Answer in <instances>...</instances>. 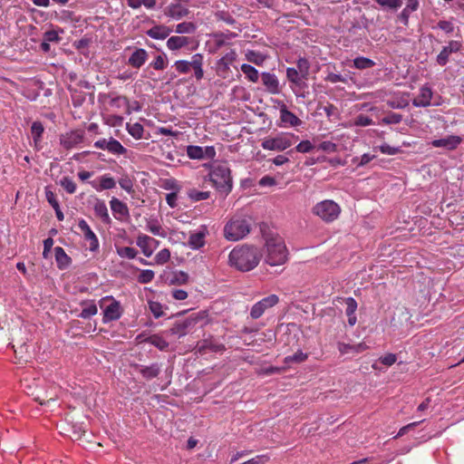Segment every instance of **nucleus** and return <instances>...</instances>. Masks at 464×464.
<instances>
[{
    "mask_svg": "<svg viewBox=\"0 0 464 464\" xmlns=\"http://www.w3.org/2000/svg\"><path fill=\"white\" fill-rule=\"evenodd\" d=\"M262 257L258 247L250 245H243L235 247L229 254L230 265L242 272L254 269Z\"/></svg>",
    "mask_w": 464,
    "mask_h": 464,
    "instance_id": "f257e3e1",
    "label": "nucleus"
},
{
    "mask_svg": "<svg viewBox=\"0 0 464 464\" xmlns=\"http://www.w3.org/2000/svg\"><path fill=\"white\" fill-rule=\"evenodd\" d=\"M251 218L242 214L232 216L224 226V237L228 241H238L245 238L251 231Z\"/></svg>",
    "mask_w": 464,
    "mask_h": 464,
    "instance_id": "f03ea898",
    "label": "nucleus"
},
{
    "mask_svg": "<svg viewBox=\"0 0 464 464\" xmlns=\"http://www.w3.org/2000/svg\"><path fill=\"white\" fill-rule=\"evenodd\" d=\"M266 262L272 266H280L286 262L288 251L284 239L276 235L266 239Z\"/></svg>",
    "mask_w": 464,
    "mask_h": 464,
    "instance_id": "7ed1b4c3",
    "label": "nucleus"
},
{
    "mask_svg": "<svg viewBox=\"0 0 464 464\" xmlns=\"http://www.w3.org/2000/svg\"><path fill=\"white\" fill-rule=\"evenodd\" d=\"M209 179L218 191L227 195L233 186L230 169L226 164L215 163L211 165Z\"/></svg>",
    "mask_w": 464,
    "mask_h": 464,
    "instance_id": "20e7f679",
    "label": "nucleus"
},
{
    "mask_svg": "<svg viewBox=\"0 0 464 464\" xmlns=\"http://www.w3.org/2000/svg\"><path fill=\"white\" fill-rule=\"evenodd\" d=\"M312 213L325 223L335 221L341 214V207L331 199H324L312 208Z\"/></svg>",
    "mask_w": 464,
    "mask_h": 464,
    "instance_id": "39448f33",
    "label": "nucleus"
},
{
    "mask_svg": "<svg viewBox=\"0 0 464 464\" xmlns=\"http://www.w3.org/2000/svg\"><path fill=\"white\" fill-rule=\"evenodd\" d=\"M298 136L292 132H280L275 137L265 138L261 147L266 150L283 151L298 140Z\"/></svg>",
    "mask_w": 464,
    "mask_h": 464,
    "instance_id": "423d86ee",
    "label": "nucleus"
},
{
    "mask_svg": "<svg viewBox=\"0 0 464 464\" xmlns=\"http://www.w3.org/2000/svg\"><path fill=\"white\" fill-rule=\"evenodd\" d=\"M204 57L201 53H195L191 57V61L179 60L174 63V67L179 73L187 74L191 70L194 71V77L197 81H200L204 77L203 71Z\"/></svg>",
    "mask_w": 464,
    "mask_h": 464,
    "instance_id": "0eeeda50",
    "label": "nucleus"
},
{
    "mask_svg": "<svg viewBox=\"0 0 464 464\" xmlns=\"http://www.w3.org/2000/svg\"><path fill=\"white\" fill-rule=\"evenodd\" d=\"M100 307L103 312V322L118 320L122 314V308L120 302L112 296H105L100 300Z\"/></svg>",
    "mask_w": 464,
    "mask_h": 464,
    "instance_id": "6e6552de",
    "label": "nucleus"
},
{
    "mask_svg": "<svg viewBox=\"0 0 464 464\" xmlns=\"http://www.w3.org/2000/svg\"><path fill=\"white\" fill-rule=\"evenodd\" d=\"M237 54L235 50H230L222 56L216 63V72L222 79H227L231 71L230 65L237 60Z\"/></svg>",
    "mask_w": 464,
    "mask_h": 464,
    "instance_id": "1a4fd4ad",
    "label": "nucleus"
},
{
    "mask_svg": "<svg viewBox=\"0 0 464 464\" xmlns=\"http://www.w3.org/2000/svg\"><path fill=\"white\" fill-rule=\"evenodd\" d=\"M188 0H174L166 7L165 14L175 20H179L188 14Z\"/></svg>",
    "mask_w": 464,
    "mask_h": 464,
    "instance_id": "9d476101",
    "label": "nucleus"
},
{
    "mask_svg": "<svg viewBox=\"0 0 464 464\" xmlns=\"http://www.w3.org/2000/svg\"><path fill=\"white\" fill-rule=\"evenodd\" d=\"M278 297L276 295H271L261 301L255 304L251 309L250 315L253 319H257L263 315L267 308H270L276 304Z\"/></svg>",
    "mask_w": 464,
    "mask_h": 464,
    "instance_id": "9b49d317",
    "label": "nucleus"
},
{
    "mask_svg": "<svg viewBox=\"0 0 464 464\" xmlns=\"http://www.w3.org/2000/svg\"><path fill=\"white\" fill-rule=\"evenodd\" d=\"M277 103L279 105L280 121L284 127H298L302 124V121L290 111L283 102L278 101Z\"/></svg>",
    "mask_w": 464,
    "mask_h": 464,
    "instance_id": "f8f14e48",
    "label": "nucleus"
},
{
    "mask_svg": "<svg viewBox=\"0 0 464 464\" xmlns=\"http://www.w3.org/2000/svg\"><path fill=\"white\" fill-rule=\"evenodd\" d=\"M78 227L83 235L84 239L89 242V249L92 252L99 248V240L94 232L84 219L78 222Z\"/></svg>",
    "mask_w": 464,
    "mask_h": 464,
    "instance_id": "ddd939ff",
    "label": "nucleus"
},
{
    "mask_svg": "<svg viewBox=\"0 0 464 464\" xmlns=\"http://www.w3.org/2000/svg\"><path fill=\"white\" fill-rule=\"evenodd\" d=\"M89 184L93 189L98 192L114 188L116 187V180L110 176V174H103L97 177L95 179L91 180Z\"/></svg>",
    "mask_w": 464,
    "mask_h": 464,
    "instance_id": "4468645a",
    "label": "nucleus"
},
{
    "mask_svg": "<svg viewBox=\"0 0 464 464\" xmlns=\"http://www.w3.org/2000/svg\"><path fill=\"white\" fill-rule=\"evenodd\" d=\"M462 141V139L457 135H450L446 138L433 140L431 145L434 148H445L447 150H455Z\"/></svg>",
    "mask_w": 464,
    "mask_h": 464,
    "instance_id": "2eb2a0df",
    "label": "nucleus"
},
{
    "mask_svg": "<svg viewBox=\"0 0 464 464\" xmlns=\"http://www.w3.org/2000/svg\"><path fill=\"white\" fill-rule=\"evenodd\" d=\"M149 58V53L145 49L136 48L128 59V64L134 68L140 69L145 64Z\"/></svg>",
    "mask_w": 464,
    "mask_h": 464,
    "instance_id": "dca6fc26",
    "label": "nucleus"
},
{
    "mask_svg": "<svg viewBox=\"0 0 464 464\" xmlns=\"http://www.w3.org/2000/svg\"><path fill=\"white\" fill-rule=\"evenodd\" d=\"M432 96L433 92L431 88L427 84L423 85L420 87L418 96L412 101V104L415 107H428L430 105Z\"/></svg>",
    "mask_w": 464,
    "mask_h": 464,
    "instance_id": "f3484780",
    "label": "nucleus"
},
{
    "mask_svg": "<svg viewBox=\"0 0 464 464\" xmlns=\"http://www.w3.org/2000/svg\"><path fill=\"white\" fill-rule=\"evenodd\" d=\"M195 349L197 353L205 354L208 351L212 353L222 352L225 350V346L210 340H203L202 342L198 343Z\"/></svg>",
    "mask_w": 464,
    "mask_h": 464,
    "instance_id": "a211bd4d",
    "label": "nucleus"
},
{
    "mask_svg": "<svg viewBox=\"0 0 464 464\" xmlns=\"http://www.w3.org/2000/svg\"><path fill=\"white\" fill-rule=\"evenodd\" d=\"M208 234L206 227H201L197 231L190 234L188 246L193 249H198L205 245V238Z\"/></svg>",
    "mask_w": 464,
    "mask_h": 464,
    "instance_id": "6ab92c4d",
    "label": "nucleus"
},
{
    "mask_svg": "<svg viewBox=\"0 0 464 464\" xmlns=\"http://www.w3.org/2000/svg\"><path fill=\"white\" fill-rule=\"evenodd\" d=\"M263 84L266 91L272 94L280 92L279 81L277 77L270 72H263L261 74Z\"/></svg>",
    "mask_w": 464,
    "mask_h": 464,
    "instance_id": "aec40b11",
    "label": "nucleus"
},
{
    "mask_svg": "<svg viewBox=\"0 0 464 464\" xmlns=\"http://www.w3.org/2000/svg\"><path fill=\"white\" fill-rule=\"evenodd\" d=\"M191 324L192 321L189 319L178 321L168 330V333L179 338L183 337L187 334L188 329Z\"/></svg>",
    "mask_w": 464,
    "mask_h": 464,
    "instance_id": "412c9836",
    "label": "nucleus"
},
{
    "mask_svg": "<svg viewBox=\"0 0 464 464\" xmlns=\"http://www.w3.org/2000/svg\"><path fill=\"white\" fill-rule=\"evenodd\" d=\"M171 32L172 29L169 27L163 24H159L149 29L146 34L152 39L164 40L171 34Z\"/></svg>",
    "mask_w": 464,
    "mask_h": 464,
    "instance_id": "4be33fe9",
    "label": "nucleus"
},
{
    "mask_svg": "<svg viewBox=\"0 0 464 464\" xmlns=\"http://www.w3.org/2000/svg\"><path fill=\"white\" fill-rule=\"evenodd\" d=\"M369 348V345L366 342H362L357 344H349L344 343H338V350L341 354H346L349 353H360Z\"/></svg>",
    "mask_w": 464,
    "mask_h": 464,
    "instance_id": "5701e85b",
    "label": "nucleus"
},
{
    "mask_svg": "<svg viewBox=\"0 0 464 464\" xmlns=\"http://www.w3.org/2000/svg\"><path fill=\"white\" fill-rule=\"evenodd\" d=\"M54 255H55V260H56V263H57V266L60 268V269H65L67 268L71 262H72V259L71 257L65 253L64 249L61 246H56L54 248Z\"/></svg>",
    "mask_w": 464,
    "mask_h": 464,
    "instance_id": "b1692460",
    "label": "nucleus"
},
{
    "mask_svg": "<svg viewBox=\"0 0 464 464\" xmlns=\"http://www.w3.org/2000/svg\"><path fill=\"white\" fill-rule=\"evenodd\" d=\"M95 216L98 217L102 222L109 224L111 218L108 213V208L103 200L98 199L93 207Z\"/></svg>",
    "mask_w": 464,
    "mask_h": 464,
    "instance_id": "393cba45",
    "label": "nucleus"
},
{
    "mask_svg": "<svg viewBox=\"0 0 464 464\" xmlns=\"http://www.w3.org/2000/svg\"><path fill=\"white\" fill-rule=\"evenodd\" d=\"M344 303L346 304L345 314L348 317V324L351 326H353L357 322V318L355 315V311L357 309V303L352 297L346 298L344 300Z\"/></svg>",
    "mask_w": 464,
    "mask_h": 464,
    "instance_id": "a878e982",
    "label": "nucleus"
},
{
    "mask_svg": "<svg viewBox=\"0 0 464 464\" xmlns=\"http://www.w3.org/2000/svg\"><path fill=\"white\" fill-rule=\"evenodd\" d=\"M111 209L114 216L119 215L120 217L129 216V208L125 203L116 198H112L110 201Z\"/></svg>",
    "mask_w": 464,
    "mask_h": 464,
    "instance_id": "bb28decb",
    "label": "nucleus"
},
{
    "mask_svg": "<svg viewBox=\"0 0 464 464\" xmlns=\"http://www.w3.org/2000/svg\"><path fill=\"white\" fill-rule=\"evenodd\" d=\"M149 240H150V236L145 235V234L138 235L137 239H136L137 246L141 249L142 254L146 257H150L152 256L151 245Z\"/></svg>",
    "mask_w": 464,
    "mask_h": 464,
    "instance_id": "cd10ccee",
    "label": "nucleus"
},
{
    "mask_svg": "<svg viewBox=\"0 0 464 464\" xmlns=\"http://www.w3.org/2000/svg\"><path fill=\"white\" fill-rule=\"evenodd\" d=\"M188 43V38L186 36H171L167 41V47L171 51H176L187 46Z\"/></svg>",
    "mask_w": 464,
    "mask_h": 464,
    "instance_id": "c85d7f7f",
    "label": "nucleus"
},
{
    "mask_svg": "<svg viewBox=\"0 0 464 464\" xmlns=\"http://www.w3.org/2000/svg\"><path fill=\"white\" fill-rule=\"evenodd\" d=\"M160 365L159 363H152L149 366H140V372L142 377L147 380H151L157 377L160 372Z\"/></svg>",
    "mask_w": 464,
    "mask_h": 464,
    "instance_id": "c756f323",
    "label": "nucleus"
},
{
    "mask_svg": "<svg viewBox=\"0 0 464 464\" xmlns=\"http://www.w3.org/2000/svg\"><path fill=\"white\" fill-rule=\"evenodd\" d=\"M146 229L155 236H159V237H166V233L164 231L162 226L160 225L159 220L156 218H150L147 220Z\"/></svg>",
    "mask_w": 464,
    "mask_h": 464,
    "instance_id": "7c9ffc66",
    "label": "nucleus"
},
{
    "mask_svg": "<svg viewBox=\"0 0 464 464\" xmlns=\"http://www.w3.org/2000/svg\"><path fill=\"white\" fill-rule=\"evenodd\" d=\"M82 137L77 132H72L62 139L61 143L65 149H72L81 142Z\"/></svg>",
    "mask_w": 464,
    "mask_h": 464,
    "instance_id": "2f4dec72",
    "label": "nucleus"
},
{
    "mask_svg": "<svg viewBox=\"0 0 464 464\" xmlns=\"http://www.w3.org/2000/svg\"><path fill=\"white\" fill-rule=\"evenodd\" d=\"M107 151L113 155H124L127 152V149L119 140L111 137Z\"/></svg>",
    "mask_w": 464,
    "mask_h": 464,
    "instance_id": "473e14b6",
    "label": "nucleus"
},
{
    "mask_svg": "<svg viewBox=\"0 0 464 464\" xmlns=\"http://www.w3.org/2000/svg\"><path fill=\"white\" fill-rule=\"evenodd\" d=\"M375 65V62L363 57V56H358L353 59V66L358 70H366L372 68Z\"/></svg>",
    "mask_w": 464,
    "mask_h": 464,
    "instance_id": "72a5a7b5",
    "label": "nucleus"
},
{
    "mask_svg": "<svg viewBox=\"0 0 464 464\" xmlns=\"http://www.w3.org/2000/svg\"><path fill=\"white\" fill-rule=\"evenodd\" d=\"M170 285H183L188 281V275L182 271H175L171 274L170 277L168 278Z\"/></svg>",
    "mask_w": 464,
    "mask_h": 464,
    "instance_id": "f704fd0d",
    "label": "nucleus"
},
{
    "mask_svg": "<svg viewBox=\"0 0 464 464\" xmlns=\"http://www.w3.org/2000/svg\"><path fill=\"white\" fill-rule=\"evenodd\" d=\"M241 71L246 75V78L252 82H256L259 79L258 71L250 64L244 63L241 65Z\"/></svg>",
    "mask_w": 464,
    "mask_h": 464,
    "instance_id": "c9c22d12",
    "label": "nucleus"
},
{
    "mask_svg": "<svg viewBox=\"0 0 464 464\" xmlns=\"http://www.w3.org/2000/svg\"><path fill=\"white\" fill-rule=\"evenodd\" d=\"M170 251L169 248L160 250L153 258V265L163 266L170 260Z\"/></svg>",
    "mask_w": 464,
    "mask_h": 464,
    "instance_id": "e433bc0d",
    "label": "nucleus"
},
{
    "mask_svg": "<svg viewBox=\"0 0 464 464\" xmlns=\"http://www.w3.org/2000/svg\"><path fill=\"white\" fill-rule=\"evenodd\" d=\"M145 342L154 345L160 351H165L169 347V343L164 338L157 334L148 337L145 339Z\"/></svg>",
    "mask_w": 464,
    "mask_h": 464,
    "instance_id": "4c0bfd02",
    "label": "nucleus"
},
{
    "mask_svg": "<svg viewBox=\"0 0 464 464\" xmlns=\"http://www.w3.org/2000/svg\"><path fill=\"white\" fill-rule=\"evenodd\" d=\"M188 197L195 202L206 200L209 198L210 192L209 191H199L196 188H190L188 190Z\"/></svg>",
    "mask_w": 464,
    "mask_h": 464,
    "instance_id": "58836bf2",
    "label": "nucleus"
},
{
    "mask_svg": "<svg viewBox=\"0 0 464 464\" xmlns=\"http://www.w3.org/2000/svg\"><path fill=\"white\" fill-rule=\"evenodd\" d=\"M44 128L40 121L33 122L31 126V132L34 139V142L37 145L38 142L41 141L42 135L44 133Z\"/></svg>",
    "mask_w": 464,
    "mask_h": 464,
    "instance_id": "ea45409f",
    "label": "nucleus"
},
{
    "mask_svg": "<svg viewBox=\"0 0 464 464\" xmlns=\"http://www.w3.org/2000/svg\"><path fill=\"white\" fill-rule=\"evenodd\" d=\"M127 130L134 139H141L144 133V128L140 123L127 124Z\"/></svg>",
    "mask_w": 464,
    "mask_h": 464,
    "instance_id": "a19ab883",
    "label": "nucleus"
},
{
    "mask_svg": "<svg viewBox=\"0 0 464 464\" xmlns=\"http://www.w3.org/2000/svg\"><path fill=\"white\" fill-rule=\"evenodd\" d=\"M286 77L289 82L294 83L295 85H301L304 77L299 73V72L295 68H287L286 69Z\"/></svg>",
    "mask_w": 464,
    "mask_h": 464,
    "instance_id": "79ce46f5",
    "label": "nucleus"
},
{
    "mask_svg": "<svg viewBox=\"0 0 464 464\" xmlns=\"http://www.w3.org/2000/svg\"><path fill=\"white\" fill-rule=\"evenodd\" d=\"M187 155L190 160H203L202 147L188 145L186 148Z\"/></svg>",
    "mask_w": 464,
    "mask_h": 464,
    "instance_id": "37998d69",
    "label": "nucleus"
},
{
    "mask_svg": "<svg viewBox=\"0 0 464 464\" xmlns=\"http://www.w3.org/2000/svg\"><path fill=\"white\" fill-rule=\"evenodd\" d=\"M381 7L397 10L402 5V0H374Z\"/></svg>",
    "mask_w": 464,
    "mask_h": 464,
    "instance_id": "c03bdc74",
    "label": "nucleus"
},
{
    "mask_svg": "<svg viewBox=\"0 0 464 464\" xmlns=\"http://www.w3.org/2000/svg\"><path fill=\"white\" fill-rule=\"evenodd\" d=\"M168 65V60L165 53L159 54L156 56L154 61L150 63V66L157 71L164 70Z\"/></svg>",
    "mask_w": 464,
    "mask_h": 464,
    "instance_id": "a18cd8bd",
    "label": "nucleus"
},
{
    "mask_svg": "<svg viewBox=\"0 0 464 464\" xmlns=\"http://www.w3.org/2000/svg\"><path fill=\"white\" fill-rule=\"evenodd\" d=\"M195 24L191 22H183L176 25L175 32L177 34H192L196 31Z\"/></svg>",
    "mask_w": 464,
    "mask_h": 464,
    "instance_id": "49530a36",
    "label": "nucleus"
},
{
    "mask_svg": "<svg viewBox=\"0 0 464 464\" xmlns=\"http://www.w3.org/2000/svg\"><path fill=\"white\" fill-rule=\"evenodd\" d=\"M60 185L69 194H73L77 188L75 182L70 177L62 178Z\"/></svg>",
    "mask_w": 464,
    "mask_h": 464,
    "instance_id": "de8ad7c7",
    "label": "nucleus"
},
{
    "mask_svg": "<svg viewBox=\"0 0 464 464\" xmlns=\"http://www.w3.org/2000/svg\"><path fill=\"white\" fill-rule=\"evenodd\" d=\"M297 71L304 79L307 78L309 73L310 63L305 58H299L296 62Z\"/></svg>",
    "mask_w": 464,
    "mask_h": 464,
    "instance_id": "09e8293b",
    "label": "nucleus"
},
{
    "mask_svg": "<svg viewBox=\"0 0 464 464\" xmlns=\"http://www.w3.org/2000/svg\"><path fill=\"white\" fill-rule=\"evenodd\" d=\"M307 359V354L303 353L302 351H297L293 355L286 356L285 358V362L287 364L290 363H299L303 362Z\"/></svg>",
    "mask_w": 464,
    "mask_h": 464,
    "instance_id": "8fccbe9b",
    "label": "nucleus"
},
{
    "mask_svg": "<svg viewBox=\"0 0 464 464\" xmlns=\"http://www.w3.org/2000/svg\"><path fill=\"white\" fill-rule=\"evenodd\" d=\"M453 53L448 45L444 46L440 53L437 55L436 61L440 66H444L449 62L450 55Z\"/></svg>",
    "mask_w": 464,
    "mask_h": 464,
    "instance_id": "3c124183",
    "label": "nucleus"
},
{
    "mask_svg": "<svg viewBox=\"0 0 464 464\" xmlns=\"http://www.w3.org/2000/svg\"><path fill=\"white\" fill-rule=\"evenodd\" d=\"M117 253L121 257H126L129 259H133L137 256V250L130 246H122L117 248Z\"/></svg>",
    "mask_w": 464,
    "mask_h": 464,
    "instance_id": "603ef678",
    "label": "nucleus"
},
{
    "mask_svg": "<svg viewBox=\"0 0 464 464\" xmlns=\"http://www.w3.org/2000/svg\"><path fill=\"white\" fill-rule=\"evenodd\" d=\"M119 185L120 187L124 189L126 192L128 193H132L134 192V189H133V181L132 179L127 176V175H124L122 176L120 179H119Z\"/></svg>",
    "mask_w": 464,
    "mask_h": 464,
    "instance_id": "864d4df0",
    "label": "nucleus"
},
{
    "mask_svg": "<svg viewBox=\"0 0 464 464\" xmlns=\"http://www.w3.org/2000/svg\"><path fill=\"white\" fill-rule=\"evenodd\" d=\"M149 307L155 318H160L164 315L163 305L160 303L150 301Z\"/></svg>",
    "mask_w": 464,
    "mask_h": 464,
    "instance_id": "5fc2aeb1",
    "label": "nucleus"
},
{
    "mask_svg": "<svg viewBox=\"0 0 464 464\" xmlns=\"http://www.w3.org/2000/svg\"><path fill=\"white\" fill-rule=\"evenodd\" d=\"M97 314V307L94 304H89L82 308L79 316L83 319H88Z\"/></svg>",
    "mask_w": 464,
    "mask_h": 464,
    "instance_id": "6e6d98bb",
    "label": "nucleus"
},
{
    "mask_svg": "<svg viewBox=\"0 0 464 464\" xmlns=\"http://www.w3.org/2000/svg\"><path fill=\"white\" fill-rule=\"evenodd\" d=\"M388 105L393 109H403L409 105V101L407 98L403 97H401L399 99L394 98L388 101Z\"/></svg>",
    "mask_w": 464,
    "mask_h": 464,
    "instance_id": "4d7b16f0",
    "label": "nucleus"
},
{
    "mask_svg": "<svg viewBox=\"0 0 464 464\" xmlns=\"http://www.w3.org/2000/svg\"><path fill=\"white\" fill-rule=\"evenodd\" d=\"M246 59L248 62L253 63L256 65H260L264 62V57L262 56V54L255 51H247V53H246Z\"/></svg>",
    "mask_w": 464,
    "mask_h": 464,
    "instance_id": "13d9d810",
    "label": "nucleus"
},
{
    "mask_svg": "<svg viewBox=\"0 0 464 464\" xmlns=\"http://www.w3.org/2000/svg\"><path fill=\"white\" fill-rule=\"evenodd\" d=\"M314 145L311 143L310 140H302L299 142L296 147L295 148V151L300 153H308L311 152L314 150Z\"/></svg>",
    "mask_w": 464,
    "mask_h": 464,
    "instance_id": "bf43d9fd",
    "label": "nucleus"
},
{
    "mask_svg": "<svg viewBox=\"0 0 464 464\" xmlns=\"http://www.w3.org/2000/svg\"><path fill=\"white\" fill-rule=\"evenodd\" d=\"M154 278V272L150 269L141 270L140 275L138 276V281L142 284H148L151 282Z\"/></svg>",
    "mask_w": 464,
    "mask_h": 464,
    "instance_id": "052dcab7",
    "label": "nucleus"
},
{
    "mask_svg": "<svg viewBox=\"0 0 464 464\" xmlns=\"http://www.w3.org/2000/svg\"><path fill=\"white\" fill-rule=\"evenodd\" d=\"M45 198H46V200L48 201V203L53 208H58V207L60 206L59 205V202L56 198V195L54 192H53L51 190V188L49 187H46L45 188Z\"/></svg>",
    "mask_w": 464,
    "mask_h": 464,
    "instance_id": "680f3d73",
    "label": "nucleus"
},
{
    "mask_svg": "<svg viewBox=\"0 0 464 464\" xmlns=\"http://www.w3.org/2000/svg\"><path fill=\"white\" fill-rule=\"evenodd\" d=\"M236 34H233V33H229L227 34H216L214 35L215 37V42H216V45L218 48L221 47L222 45L225 44V42L226 40H229L233 37H235Z\"/></svg>",
    "mask_w": 464,
    "mask_h": 464,
    "instance_id": "e2e57ef3",
    "label": "nucleus"
},
{
    "mask_svg": "<svg viewBox=\"0 0 464 464\" xmlns=\"http://www.w3.org/2000/svg\"><path fill=\"white\" fill-rule=\"evenodd\" d=\"M372 124V120L369 116L364 115V114L358 115L354 120V125H356V126L365 127V126H369Z\"/></svg>",
    "mask_w": 464,
    "mask_h": 464,
    "instance_id": "0e129e2a",
    "label": "nucleus"
},
{
    "mask_svg": "<svg viewBox=\"0 0 464 464\" xmlns=\"http://www.w3.org/2000/svg\"><path fill=\"white\" fill-rule=\"evenodd\" d=\"M324 80L331 83L346 82V79L342 74L334 72H329Z\"/></svg>",
    "mask_w": 464,
    "mask_h": 464,
    "instance_id": "69168bd1",
    "label": "nucleus"
},
{
    "mask_svg": "<svg viewBox=\"0 0 464 464\" xmlns=\"http://www.w3.org/2000/svg\"><path fill=\"white\" fill-rule=\"evenodd\" d=\"M437 27L447 34H450L454 30V25L451 22L446 20H440L437 24Z\"/></svg>",
    "mask_w": 464,
    "mask_h": 464,
    "instance_id": "338daca9",
    "label": "nucleus"
},
{
    "mask_svg": "<svg viewBox=\"0 0 464 464\" xmlns=\"http://www.w3.org/2000/svg\"><path fill=\"white\" fill-rule=\"evenodd\" d=\"M336 149H337L336 144L332 141H329V140L323 141L319 145V150L328 152V153L336 151Z\"/></svg>",
    "mask_w": 464,
    "mask_h": 464,
    "instance_id": "774afa93",
    "label": "nucleus"
}]
</instances>
